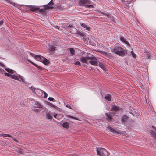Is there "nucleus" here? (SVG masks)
<instances>
[{
	"label": "nucleus",
	"mask_w": 156,
	"mask_h": 156,
	"mask_svg": "<svg viewBox=\"0 0 156 156\" xmlns=\"http://www.w3.org/2000/svg\"><path fill=\"white\" fill-rule=\"evenodd\" d=\"M66 117L67 118H72V119H75L76 120H79V119L77 118H76V117H73V116H70V115H67L66 116Z\"/></svg>",
	"instance_id": "nucleus-31"
},
{
	"label": "nucleus",
	"mask_w": 156,
	"mask_h": 156,
	"mask_svg": "<svg viewBox=\"0 0 156 156\" xmlns=\"http://www.w3.org/2000/svg\"><path fill=\"white\" fill-rule=\"evenodd\" d=\"M34 103L33 105L34 108H41L43 107V105L40 102L37 101H34Z\"/></svg>",
	"instance_id": "nucleus-9"
},
{
	"label": "nucleus",
	"mask_w": 156,
	"mask_h": 156,
	"mask_svg": "<svg viewBox=\"0 0 156 156\" xmlns=\"http://www.w3.org/2000/svg\"><path fill=\"white\" fill-rule=\"evenodd\" d=\"M102 14L105 15V16H106L108 18H110V20L112 21L113 22H115V18L113 17H110V15L109 14H106L105 12H102Z\"/></svg>",
	"instance_id": "nucleus-20"
},
{
	"label": "nucleus",
	"mask_w": 156,
	"mask_h": 156,
	"mask_svg": "<svg viewBox=\"0 0 156 156\" xmlns=\"http://www.w3.org/2000/svg\"><path fill=\"white\" fill-rule=\"evenodd\" d=\"M80 25L81 26L84 28H85L86 27L87 25L84 23H81Z\"/></svg>",
	"instance_id": "nucleus-37"
},
{
	"label": "nucleus",
	"mask_w": 156,
	"mask_h": 156,
	"mask_svg": "<svg viewBox=\"0 0 156 156\" xmlns=\"http://www.w3.org/2000/svg\"><path fill=\"white\" fill-rule=\"evenodd\" d=\"M29 8L30 9V10L33 12H37V11L38 7L35 6H28Z\"/></svg>",
	"instance_id": "nucleus-13"
},
{
	"label": "nucleus",
	"mask_w": 156,
	"mask_h": 156,
	"mask_svg": "<svg viewBox=\"0 0 156 156\" xmlns=\"http://www.w3.org/2000/svg\"><path fill=\"white\" fill-rule=\"evenodd\" d=\"M120 39L121 41L124 44L127 45L128 46H130V44L126 39L123 36H120Z\"/></svg>",
	"instance_id": "nucleus-12"
},
{
	"label": "nucleus",
	"mask_w": 156,
	"mask_h": 156,
	"mask_svg": "<svg viewBox=\"0 0 156 156\" xmlns=\"http://www.w3.org/2000/svg\"><path fill=\"white\" fill-rule=\"evenodd\" d=\"M85 7L87 8H93L94 6L92 5H84Z\"/></svg>",
	"instance_id": "nucleus-32"
},
{
	"label": "nucleus",
	"mask_w": 156,
	"mask_h": 156,
	"mask_svg": "<svg viewBox=\"0 0 156 156\" xmlns=\"http://www.w3.org/2000/svg\"><path fill=\"white\" fill-rule=\"evenodd\" d=\"M62 126L63 127L66 129H68L69 127V124L67 122L63 123L62 124Z\"/></svg>",
	"instance_id": "nucleus-27"
},
{
	"label": "nucleus",
	"mask_w": 156,
	"mask_h": 156,
	"mask_svg": "<svg viewBox=\"0 0 156 156\" xmlns=\"http://www.w3.org/2000/svg\"><path fill=\"white\" fill-rule=\"evenodd\" d=\"M132 51H131L130 52L131 54L132 55V56L135 58L136 57V55L133 52V49H132Z\"/></svg>",
	"instance_id": "nucleus-34"
},
{
	"label": "nucleus",
	"mask_w": 156,
	"mask_h": 156,
	"mask_svg": "<svg viewBox=\"0 0 156 156\" xmlns=\"http://www.w3.org/2000/svg\"><path fill=\"white\" fill-rule=\"evenodd\" d=\"M19 153L20 154L22 153V150L21 149H19Z\"/></svg>",
	"instance_id": "nucleus-44"
},
{
	"label": "nucleus",
	"mask_w": 156,
	"mask_h": 156,
	"mask_svg": "<svg viewBox=\"0 0 156 156\" xmlns=\"http://www.w3.org/2000/svg\"><path fill=\"white\" fill-rule=\"evenodd\" d=\"M48 99L52 101H55L54 98L52 97H49L48 98Z\"/></svg>",
	"instance_id": "nucleus-38"
},
{
	"label": "nucleus",
	"mask_w": 156,
	"mask_h": 156,
	"mask_svg": "<svg viewBox=\"0 0 156 156\" xmlns=\"http://www.w3.org/2000/svg\"><path fill=\"white\" fill-rule=\"evenodd\" d=\"M3 22L2 21H0V26L2 25Z\"/></svg>",
	"instance_id": "nucleus-45"
},
{
	"label": "nucleus",
	"mask_w": 156,
	"mask_h": 156,
	"mask_svg": "<svg viewBox=\"0 0 156 156\" xmlns=\"http://www.w3.org/2000/svg\"><path fill=\"white\" fill-rule=\"evenodd\" d=\"M75 65H79V66H80V62L79 61L76 62L75 63Z\"/></svg>",
	"instance_id": "nucleus-41"
},
{
	"label": "nucleus",
	"mask_w": 156,
	"mask_h": 156,
	"mask_svg": "<svg viewBox=\"0 0 156 156\" xmlns=\"http://www.w3.org/2000/svg\"><path fill=\"white\" fill-rule=\"evenodd\" d=\"M89 62L93 65L97 66L98 64V62L97 61L90 60L89 61Z\"/></svg>",
	"instance_id": "nucleus-22"
},
{
	"label": "nucleus",
	"mask_w": 156,
	"mask_h": 156,
	"mask_svg": "<svg viewBox=\"0 0 156 156\" xmlns=\"http://www.w3.org/2000/svg\"><path fill=\"white\" fill-rule=\"evenodd\" d=\"M28 61L30 63H31L32 64H33L34 66H36L38 69H39L40 70H42L43 69L42 68L41 66H40L37 65L36 64H35V63L33 62L30 60L29 59L28 60Z\"/></svg>",
	"instance_id": "nucleus-16"
},
{
	"label": "nucleus",
	"mask_w": 156,
	"mask_h": 156,
	"mask_svg": "<svg viewBox=\"0 0 156 156\" xmlns=\"http://www.w3.org/2000/svg\"><path fill=\"white\" fill-rule=\"evenodd\" d=\"M119 110V108L116 105H112V107L111 111H117Z\"/></svg>",
	"instance_id": "nucleus-21"
},
{
	"label": "nucleus",
	"mask_w": 156,
	"mask_h": 156,
	"mask_svg": "<svg viewBox=\"0 0 156 156\" xmlns=\"http://www.w3.org/2000/svg\"><path fill=\"white\" fill-rule=\"evenodd\" d=\"M49 105L52 107L54 108L55 109H57L58 108L57 106H55V105H54L53 104L51 103H50Z\"/></svg>",
	"instance_id": "nucleus-33"
},
{
	"label": "nucleus",
	"mask_w": 156,
	"mask_h": 156,
	"mask_svg": "<svg viewBox=\"0 0 156 156\" xmlns=\"http://www.w3.org/2000/svg\"><path fill=\"white\" fill-rule=\"evenodd\" d=\"M66 107H68V108H69L70 109H71V106H69V105H67L66 106Z\"/></svg>",
	"instance_id": "nucleus-46"
},
{
	"label": "nucleus",
	"mask_w": 156,
	"mask_h": 156,
	"mask_svg": "<svg viewBox=\"0 0 156 156\" xmlns=\"http://www.w3.org/2000/svg\"><path fill=\"white\" fill-rule=\"evenodd\" d=\"M0 136H3L4 137H12V136L10 135L9 134H0Z\"/></svg>",
	"instance_id": "nucleus-30"
},
{
	"label": "nucleus",
	"mask_w": 156,
	"mask_h": 156,
	"mask_svg": "<svg viewBox=\"0 0 156 156\" xmlns=\"http://www.w3.org/2000/svg\"><path fill=\"white\" fill-rule=\"evenodd\" d=\"M30 89L32 92L35 93L36 89H35L34 87H30Z\"/></svg>",
	"instance_id": "nucleus-35"
},
{
	"label": "nucleus",
	"mask_w": 156,
	"mask_h": 156,
	"mask_svg": "<svg viewBox=\"0 0 156 156\" xmlns=\"http://www.w3.org/2000/svg\"><path fill=\"white\" fill-rule=\"evenodd\" d=\"M4 71H5L3 69L0 68V73L3 74Z\"/></svg>",
	"instance_id": "nucleus-39"
},
{
	"label": "nucleus",
	"mask_w": 156,
	"mask_h": 156,
	"mask_svg": "<svg viewBox=\"0 0 156 156\" xmlns=\"http://www.w3.org/2000/svg\"><path fill=\"white\" fill-rule=\"evenodd\" d=\"M78 34L81 37L84 36V34L83 33L81 32H78Z\"/></svg>",
	"instance_id": "nucleus-36"
},
{
	"label": "nucleus",
	"mask_w": 156,
	"mask_h": 156,
	"mask_svg": "<svg viewBox=\"0 0 156 156\" xmlns=\"http://www.w3.org/2000/svg\"><path fill=\"white\" fill-rule=\"evenodd\" d=\"M31 55L37 61L42 62L44 57L39 55H35L32 53H31Z\"/></svg>",
	"instance_id": "nucleus-5"
},
{
	"label": "nucleus",
	"mask_w": 156,
	"mask_h": 156,
	"mask_svg": "<svg viewBox=\"0 0 156 156\" xmlns=\"http://www.w3.org/2000/svg\"><path fill=\"white\" fill-rule=\"evenodd\" d=\"M120 47L121 46H114L113 48L111 49V52L112 53L117 55L118 52L119 51L120 49Z\"/></svg>",
	"instance_id": "nucleus-6"
},
{
	"label": "nucleus",
	"mask_w": 156,
	"mask_h": 156,
	"mask_svg": "<svg viewBox=\"0 0 156 156\" xmlns=\"http://www.w3.org/2000/svg\"><path fill=\"white\" fill-rule=\"evenodd\" d=\"M43 93H44V98H46L48 96L47 94L44 91H43Z\"/></svg>",
	"instance_id": "nucleus-42"
},
{
	"label": "nucleus",
	"mask_w": 156,
	"mask_h": 156,
	"mask_svg": "<svg viewBox=\"0 0 156 156\" xmlns=\"http://www.w3.org/2000/svg\"><path fill=\"white\" fill-rule=\"evenodd\" d=\"M54 117L58 120H59L62 117V115L61 114H58L55 112L53 113Z\"/></svg>",
	"instance_id": "nucleus-17"
},
{
	"label": "nucleus",
	"mask_w": 156,
	"mask_h": 156,
	"mask_svg": "<svg viewBox=\"0 0 156 156\" xmlns=\"http://www.w3.org/2000/svg\"><path fill=\"white\" fill-rule=\"evenodd\" d=\"M97 154L100 156H108V152L103 148H98L97 150Z\"/></svg>",
	"instance_id": "nucleus-2"
},
{
	"label": "nucleus",
	"mask_w": 156,
	"mask_h": 156,
	"mask_svg": "<svg viewBox=\"0 0 156 156\" xmlns=\"http://www.w3.org/2000/svg\"><path fill=\"white\" fill-rule=\"evenodd\" d=\"M69 49L70 53L72 55H74L75 53V51L74 50L73 48H69Z\"/></svg>",
	"instance_id": "nucleus-29"
},
{
	"label": "nucleus",
	"mask_w": 156,
	"mask_h": 156,
	"mask_svg": "<svg viewBox=\"0 0 156 156\" xmlns=\"http://www.w3.org/2000/svg\"><path fill=\"white\" fill-rule=\"evenodd\" d=\"M152 128H153L154 129H156V127H155L154 126H152Z\"/></svg>",
	"instance_id": "nucleus-48"
},
{
	"label": "nucleus",
	"mask_w": 156,
	"mask_h": 156,
	"mask_svg": "<svg viewBox=\"0 0 156 156\" xmlns=\"http://www.w3.org/2000/svg\"><path fill=\"white\" fill-rule=\"evenodd\" d=\"M55 47L54 45H50V47L49 48V50L51 52H52L55 49Z\"/></svg>",
	"instance_id": "nucleus-26"
},
{
	"label": "nucleus",
	"mask_w": 156,
	"mask_h": 156,
	"mask_svg": "<svg viewBox=\"0 0 156 156\" xmlns=\"http://www.w3.org/2000/svg\"><path fill=\"white\" fill-rule=\"evenodd\" d=\"M150 133L151 136L153 138L156 139V133L153 131H151Z\"/></svg>",
	"instance_id": "nucleus-23"
},
{
	"label": "nucleus",
	"mask_w": 156,
	"mask_h": 156,
	"mask_svg": "<svg viewBox=\"0 0 156 156\" xmlns=\"http://www.w3.org/2000/svg\"><path fill=\"white\" fill-rule=\"evenodd\" d=\"M46 118L48 120L52 119V113L50 111H46L45 113Z\"/></svg>",
	"instance_id": "nucleus-8"
},
{
	"label": "nucleus",
	"mask_w": 156,
	"mask_h": 156,
	"mask_svg": "<svg viewBox=\"0 0 156 156\" xmlns=\"http://www.w3.org/2000/svg\"><path fill=\"white\" fill-rule=\"evenodd\" d=\"M128 119V117L125 115H124L121 117L120 121L122 123L124 124L127 121Z\"/></svg>",
	"instance_id": "nucleus-11"
},
{
	"label": "nucleus",
	"mask_w": 156,
	"mask_h": 156,
	"mask_svg": "<svg viewBox=\"0 0 156 156\" xmlns=\"http://www.w3.org/2000/svg\"><path fill=\"white\" fill-rule=\"evenodd\" d=\"M105 98L108 101H111L110 95L109 94H106L105 97Z\"/></svg>",
	"instance_id": "nucleus-25"
},
{
	"label": "nucleus",
	"mask_w": 156,
	"mask_h": 156,
	"mask_svg": "<svg viewBox=\"0 0 156 156\" xmlns=\"http://www.w3.org/2000/svg\"><path fill=\"white\" fill-rule=\"evenodd\" d=\"M112 114L110 113V114L106 113L105 115L107 117V119L108 121H111L112 120Z\"/></svg>",
	"instance_id": "nucleus-14"
},
{
	"label": "nucleus",
	"mask_w": 156,
	"mask_h": 156,
	"mask_svg": "<svg viewBox=\"0 0 156 156\" xmlns=\"http://www.w3.org/2000/svg\"><path fill=\"white\" fill-rule=\"evenodd\" d=\"M37 12H38L42 14H45V11L44 9H40L38 7L37 8Z\"/></svg>",
	"instance_id": "nucleus-28"
},
{
	"label": "nucleus",
	"mask_w": 156,
	"mask_h": 156,
	"mask_svg": "<svg viewBox=\"0 0 156 156\" xmlns=\"http://www.w3.org/2000/svg\"><path fill=\"white\" fill-rule=\"evenodd\" d=\"M0 66L4 68V69L9 73L4 72V71L3 73L5 76L23 82L24 81V79L22 76L19 75V76H17L15 75L14 74L15 71L8 68L5 67V65L3 63L0 62Z\"/></svg>",
	"instance_id": "nucleus-1"
},
{
	"label": "nucleus",
	"mask_w": 156,
	"mask_h": 156,
	"mask_svg": "<svg viewBox=\"0 0 156 156\" xmlns=\"http://www.w3.org/2000/svg\"><path fill=\"white\" fill-rule=\"evenodd\" d=\"M120 49L117 55L119 56L123 57L127 53V51L121 47H120Z\"/></svg>",
	"instance_id": "nucleus-4"
},
{
	"label": "nucleus",
	"mask_w": 156,
	"mask_h": 156,
	"mask_svg": "<svg viewBox=\"0 0 156 156\" xmlns=\"http://www.w3.org/2000/svg\"><path fill=\"white\" fill-rule=\"evenodd\" d=\"M97 58L93 55L91 56H86L85 57H82L81 59V61L83 63H86L87 64L88 63V61L89 60H97Z\"/></svg>",
	"instance_id": "nucleus-3"
},
{
	"label": "nucleus",
	"mask_w": 156,
	"mask_h": 156,
	"mask_svg": "<svg viewBox=\"0 0 156 156\" xmlns=\"http://www.w3.org/2000/svg\"><path fill=\"white\" fill-rule=\"evenodd\" d=\"M91 2L90 0H80L79 4L81 6H84L87 4H90Z\"/></svg>",
	"instance_id": "nucleus-7"
},
{
	"label": "nucleus",
	"mask_w": 156,
	"mask_h": 156,
	"mask_svg": "<svg viewBox=\"0 0 156 156\" xmlns=\"http://www.w3.org/2000/svg\"><path fill=\"white\" fill-rule=\"evenodd\" d=\"M42 62L46 65H48L50 63V62L49 60L47 59L46 58L44 57V59H43V60L41 62Z\"/></svg>",
	"instance_id": "nucleus-19"
},
{
	"label": "nucleus",
	"mask_w": 156,
	"mask_h": 156,
	"mask_svg": "<svg viewBox=\"0 0 156 156\" xmlns=\"http://www.w3.org/2000/svg\"><path fill=\"white\" fill-rule=\"evenodd\" d=\"M155 130L156 131V129H155Z\"/></svg>",
	"instance_id": "nucleus-49"
},
{
	"label": "nucleus",
	"mask_w": 156,
	"mask_h": 156,
	"mask_svg": "<svg viewBox=\"0 0 156 156\" xmlns=\"http://www.w3.org/2000/svg\"><path fill=\"white\" fill-rule=\"evenodd\" d=\"M86 29L88 31H90L91 28H90L89 27L86 26V27H85Z\"/></svg>",
	"instance_id": "nucleus-40"
},
{
	"label": "nucleus",
	"mask_w": 156,
	"mask_h": 156,
	"mask_svg": "<svg viewBox=\"0 0 156 156\" xmlns=\"http://www.w3.org/2000/svg\"><path fill=\"white\" fill-rule=\"evenodd\" d=\"M43 90L41 89H37L36 90L35 93L38 96H41V94L43 93Z\"/></svg>",
	"instance_id": "nucleus-15"
},
{
	"label": "nucleus",
	"mask_w": 156,
	"mask_h": 156,
	"mask_svg": "<svg viewBox=\"0 0 156 156\" xmlns=\"http://www.w3.org/2000/svg\"><path fill=\"white\" fill-rule=\"evenodd\" d=\"M129 113L131 114H132V115L133 116H134V114L132 113V112H129Z\"/></svg>",
	"instance_id": "nucleus-47"
},
{
	"label": "nucleus",
	"mask_w": 156,
	"mask_h": 156,
	"mask_svg": "<svg viewBox=\"0 0 156 156\" xmlns=\"http://www.w3.org/2000/svg\"><path fill=\"white\" fill-rule=\"evenodd\" d=\"M108 128L110 130L111 132L113 133H115L116 134H119L121 133L120 131H116L114 129L112 128L110 126L108 127Z\"/></svg>",
	"instance_id": "nucleus-18"
},
{
	"label": "nucleus",
	"mask_w": 156,
	"mask_h": 156,
	"mask_svg": "<svg viewBox=\"0 0 156 156\" xmlns=\"http://www.w3.org/2000/svg\"><path fill=\"white\" fill-rule=\"evenodd\" d=\"M53 5V3L52 2V0H51L48 5H45L44 6V10L52 9L53 8V7L52 6Z\"/></svg>",
	"instance_id": "nucleus-10"
},
{
	"label": "nucleus",
	"mask_w": 156,
	"mask_h": 156,
	"mask_svg": "<svg viewBox=\"0 0 156 156\" xmlns=\"http://www.w3.org/2000/svg\"><path fill=\"white\" fill-rule=\"evenodd\" d=\"M99 66L103 70L105 71L106 70V68H105V66L101 62H99Z\"/></svg>",
	"instance_id": "nucleus-24"
},
{
	"label": "nucleus",
	"mask_w": 156,
	"mask_h": 156,
	"mask_svg": "<svg viewBox=\"0 0 156 156\" xmlns=\"http://www.w3.org/2000/svg\"><path fill=\"white\" fill-rule=\"evenodd\" d=\"M11 138L12 139V140H14V141L17 142H18L17 140L15 139V138H14L12 136V137H11Z\"/></svg>",
	"instance_id": "nucleus-43"
}]
</instances>
